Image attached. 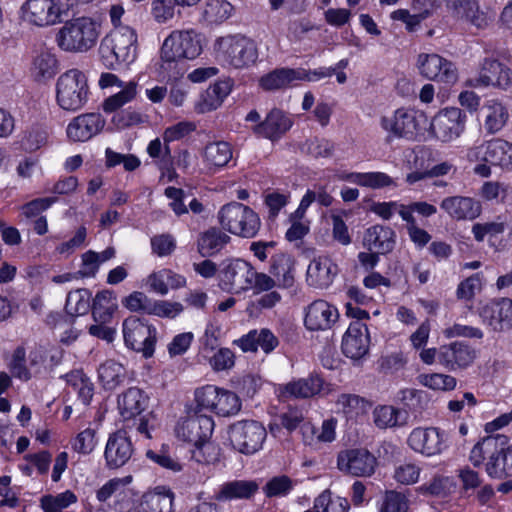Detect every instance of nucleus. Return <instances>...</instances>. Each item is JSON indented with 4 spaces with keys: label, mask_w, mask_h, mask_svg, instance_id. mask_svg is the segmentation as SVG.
Returning <instances> with one entry per match:
<instances>
[{
    "label": "nucleus",
    "mask_w": 512,
    "mask_h": 512,
    "mask_svg": "<svg viewBox=\"0 0 512 512\" xmlns=\"http://www.w3.org/2000/svg\"><path fill=\"white\" fill-rule=\"evenodd\" d=\"M469 459L474 467L485 462V471L493 479L512 477V445L505 435L484 437L473 446Z\"/></svg>",
    "instance_id": "f257e3e1"
},
{
    "label": "nucleus",
    "mask_w": 512,
    "mask_h": 512,
    "mask_svg": "<svg viewBox=\"0 0 512 512\" xmlns=\"http://www.w3.org/2000/svg\"><path fill=\"white\" fill-rule=\"evenodd\" d=\"M202 52L200 36L194 30L173 31L163 42L160 51V69L169 79L184 74L185 60H192Z\"/></svg>",
    "instance_id": "f03ea898"
},
{
    "label": "nucleus",
    "mask_w": 512,
    "mask_h": 512,
    "mask_svg": "<svg viewBox=\"0 0 512 512\" xmlns=\"http://www.w3.org/2000/svg\"><path fill=\"white\" fill-rule=\"evenodd\" d=\"M99 55L107 69L119 63H132L137 55V35L129 27H121L106 35L100 43Z\"/></svg>",
    "instance_id": "7ed1b4c3"
},
{
    "label": "nucleus",
    "mask_w": 512,
    "mask_h": 512,
    "mask_svg": "<svg viewBox=\"0 0 512 512\" xmlns=\"http://www.w3.org/2000/svg\"><path fill=\"white\" fill-rule=\"evenodd\" d=\"M99 34L98 22L90 17H78L65 22L56 40L64 51L86 52L96 45Z\"/></svg>",
    "instance_id": "20e7f679"
},
{
    "label": "nucleus",
    "mask_w": 512,
    "mask_h": 512,
    "mask_svg": "<svg viewBox=\"0 0 512 512\" xmlns=\"http://www.w3.org/2000/svg\"><path fill=\"white\" fill-rule=\"evenodd\" d=\"M89 86L86 75L79 69H70L56 82L57 104L67 111H77L88 101Z\"/></svg>",
    "instance_id": "39448f33"
},
{
    "label": "nucleus",
    "mask_w": 512,
    "mask_h": 512,
    "mask_svg": "<svg viewBox=\"0 0 512 512\" xmlns=\"http://www.w3.org/2000/svg\"><path fill=\"white\" fill-rule=\"evenodd\" d=\"M218 219L224 230L243 238L255 237L261 227L258 214L238 202L224 205L218 213Z\"/></svg>",
    "instance_id": "423d86ee"
},
{
    "label": "nucleus",
    "mask_w": 512,
    "mask_h": 512,
    "mask_svg": "<svg viewBox=\"0 0 512 512\" xmlns=\"http://www.w3.org/2000/svg\"><path fill=\"white\" fill-rule=\"evenodd\" d=\"M214 49L219 61L237 69L255 63L258 57L256 44L246 37H220L216 40Z\"/></svg>",
    "instance_id": "0eeeda50"
},
{
    "label": "nucleus",
    "mask_w": 512,
    "mask_h": 512,
    "mask_svg": "<svg viewBox=\"0 0 512 512\" xmlns=\"http://www.w3.org/2000/svg\"><path fill=\"white\" fill-rule=\"evenodd\" d=\"M228 433L233 448L246 455L257 452L267 437L265 427L256 420L235 422L229 426Z\"/></svg>",
    "instance_id": "6e6552de"
},
{
    "label": "nucleus",
    "mask_w": 512,
    "mask_h": 512,
    "mask_svg": "<svg viewBox=\"0 0 512 512\" xmlns=\"http://www.w3.org/2000/svg\"><path fill=\"white\" fill-rule=\"evenodd\" d=\"M68 0H27L22 6L23 18L36 26L62 22L69 13Z\"/></svg>",
    "instance_id": "1a4fd4ad"
},
{
    "label": "nucleus",
    "mask_w": 512,
    "mask_h": 512,
    "mask_svg": "<svg viewBox=\"0 0 512 512\" xmlns=\"http://www.w3.org/2000/svg\"><path fill=\"white\" fill-rule=\"evenodd\" d=\"M123 337L128 348L141 352L145 358L154 354L156 329L147 321L136 316H130L123 321Z\"/></svg>",
    "instance_id": "9d476101"
},
{
    "label": "nucleus",
    "mask_w": 512,
    "mask_h": 512,
    "mask_svg": "<svg viewBox=\"0 0 512 512\" xmlns=\"http://www.w3.org/2000/svg\"><path fill=\"white\" fill-rule=\"evenodd\" d=\"M466 114L459 108L450 107L439 111L432 119L430 130L442 142H449L464 130Z\"/></svg>",
    "instance_id": "9b49d317"
},
{
    "label": "nucleus",
    "mask_w": 512,
    "mask_h": 512,
    "mask_svg": "<svg viewBox=\"0 0 512 512\" xmlns=\"http://www.w3.org/2000/svg\"><path fill=\"white\" fill-rule=\"evenodd\" d=\"M469 160H482L502 168H512V144L497 138L468 151Z\"/></svg>",
    "instance_id": "f8f14e48"
},
{
    "label": "nucleus",
    "mask_w": 512,
    "mask_h": 512,
    "mask_svg": "<svg viewBox=\"0 0 512 512\" xmlns=\"http://www.w3.org/2000/svg\"><path fill=\"white\" fill-rule=\"evenodd\" d=\"M475 87L493 86L502 90L512 87V70L497 59L485 58L481 63L478 77L471 79Z\"/></svg>",
    "instance_id": "ddd939ff"
},
{
    "label": "nucleus",
    "mask_w": 512,
    "mask_h": 512,
    "mask_svg": "<svg viewBox=\"0 0 512 512\" xmlns=\"http://www.w3.org/2000/svg\"><path fill=\"white\" fill-rule=\"evenodd\" d=\"M213 430V419L210 416L196 413L179 421L175 433L179 439L185 442L202 444L210 439Z\"/></svg>",
    "instance_id": "4468645a"
},
{
    "label": "nucleus",
    "mask_w": 512,
    "mask_h": 512,
    "mask_svg": "<svg viewBox=\"0 0 512 512\" xmlns=\"http://www.w3.org/2000/svg\"><path fill=\"white\" fill-rule=\"evenodd\" d=\"M420 74L433 81L455 83L457 69L454 64L438 54H420L417 60Z\"/></svg>",
    "instance_id": "2eb2a0df"
},
{
    "label": "nucleus",
    "mask_w": 512,
    "mask_h": 512,
    "mask_svg": "<svg viewBox=\"0 0 512 512\" xmlns=\"http://www.w3.org/2000/svg\"><path fill=\"white\" fill-rule=\"evenodd\" d=\"M376 464V458L366 449L342 451L337 458V465L341 471L357 477L372 475Z\"/></svg>",
    "instance_id": "dca6fc26"
},
{
    "label": "nucleus",
    "mask_w": 512,
    "mask_h": 512,
    "mask_svg": "<svg viewBox=\"0 0 512 512\" xmlns=\"http://www.w3.org/2000/svg\"><path fill=\"white\" fill-rule=\"evenodd\" d=\"M479 316L495 332L512 328V300L506 297L495 299L479 310Z\"/></svg>",
    "instance_id": "f3484780"
},
{
    "label": "nucleus",
    "mask_w": 512,
    "mask_h": 512,
    "mask_svg": "<svg viewBox=\"0 0 512 512\" xmlns=\"http://www.w3.org/2000/svg\"><path fill=\"white\" fill-rule=\"evenodd\" d=\"M476 358V350L468 343L455 341L438 349V362L448 370L465 369Z\"/></svg>",
    "instance_id": "a211bd4d"
},
{
    "label": "nucleus",
    "mask_w": 512,
    "mask_h": 512,
    "mask_svg": "<svg viewBox=\"0 0 512 512\" xmlns=\"http://www.w3.org/2000/svg\"><path fill=\"white\" fill-rule=\"evenodd\" d=\"M253 267L246 261H230L221 271V287L237 293L252 286Z\"/></svg>",
    "instance_id": "6ab92c4d"
},
{
    "label": "nucleus",
    "mask_w": 512,
    "mask_h": 512,
    "mask_svg": "<svg viewBox=\"0 0 512 512\" xmlns=\"http://www.w3.org/2000/svg\"><path fill=\"white\" fill-rule=\"evenodd\" d=\"M133 452L132 442L125 431L119 430L111 434L104 451L107 467L117 469L124 466L131 459Z\"/></svg>",
    "instance_id": "aec40b11"
},
{
    "label": "nucleus",
    "mask_w": 512,
    "mask_h": 512,
    "mask_svg": "<svg viewBox=\"0 0 512 512\" xmlns=\"http://www.w3.org/2000/svg\"><path fill=\"white\" fill-rule=\"evenodd\" d=\"M341 349L346 357L353 360L365 356L369 349L367 326L359 321L352 322L343 336Z\"/></svg>",
    "instance_id": "412c9836"
},
{
    "label": "nucleus",
    "mask_w": 512,
    "mask_h": 512,
    "mask_svg": "<svg viewBox=\"0 0 512 512\" xmlns=\"http://www.w3.org/2000/svg\"><path fill=\"white\" fill-rule=\"evenodd\" d=\"M408 445L416 452L426 456L440 454L443 450V438L438 428H416L408 437Z\"/></svg>",
    "instance_id": "4be33fe9"
},
{
    "label": "nucleus",
    "mask_w": 512,
    "mask_h": 512,
    "mask_svg": "<svg viewBox=\"0 0 512 512\" xmlns=\"http://www.w3.org/2000/svg\"><path fill=\"white\" fill-rule=\"evenodd\" d=\"M338 316L336 307L325 300H316L308 306L304 322L309 330H326L332 327Z\"/></svg>",
    "instance_id": "5701e85b"
},
{
    "label": "nucleus",
    "mask_w": 512,
    "mask_h": 512,
    "mask_svg": "<svg viewBox=\"0 0 512 512\" xmlns=\"http://www.w3.org/2000/svg\"><path fill=\"white\" fill-rule=\"evenodd\" d=\"M451 218L455 220H474L481 215V202L472 197L450 196L442 200L440 204Z\"/></svg>",
    "instance_id": "b1692460"
},
{
    "label": "nucleus",
    "mask_w": 512,
    "mask_h": 512,
    "mask_svg": "<svg viewBox=\"0 0 512 512\" xmlns=\"http://www.w3.org/2000/svg\"><path fill=\"white\" fill-rule=\"evenodd\" d=\"M312 81L305 69L278 68L260 78V86L267 91L285 89L296 81Z\"/></svg>",
    "instance_id": "393cba45"
},
{
    "label": "nucleus",
    "mask_w": 512,
    "mask_h": 512,
    "mask_svg": "<svg viewBox=\"0 0 512 512\" xmlns=\"http://www.w3.org/2000/svg\"><path fill=\"white\" fill-rule=\"evenodd\" d=\"M105 126V119L99 113L79 115L67 127V135L73 141H87L97 135Z\"/></svg>",
    "instance_id": "a878e982"
},
{
    "label": "nucleus",
    "mask_w": 512,
    "mask_h": 512,
    "mask_svg": "<svg viewBox=\"0 0 512 512\" xmlns=\"http://www.w3.org/2000/svg\"><path fill=\"white\" fill-rule=\"evenodd\" d=\"M291 126V119L282 110L274 108L252 130L255 134L274 141L285 134Z\"/></svg>",
    "instance_id": "bb28decb"
},
{
    "label": "nucleus",
    "mask_w": 512,
    "mask_h": 512,
    "mask_svg": "<svg viewBox=\"0 0 512 512\" xmlns=\"http://www.w3.org/2000/svg\"><path fill=\"white\" fill-rule=\"evenodd\" d=\"M395 231L383 225H374L366 229L363 236V246L369 251H376L382 255L390 253L396 243Z\"/></svg>",
    "instance_id": "cd10ccee"
},
{
    "label": "nucleus",
    "mask_w": 512,
    "mask_h": 512,
    "mask_svg": "<svg viewBox=\"0 0 512 512\" xmlns=\"http://www.w3.org/2000/svg\"><path fill=\"white\" fill-rule=\"evenodd\" d=\"M243 352H256L260 347L266 354L272 352L279 344L278 338L266 328L251 330L241 338L233 341Z\"/></svg>",
    "instance_id": "c85d7f7f"
},
{
    "label": "nucleus",
    "mask_w": 512,
    "mask_h": 512,
    "mask_svg": "<svg viewBox=\"0 0 512 512\" xmlns=\"http://www.w3.org/2000/svg\"><path fill=\"white\" fill-rule=\"evenodd\" d=\"M382 127L395 137H412L417 130L415 115L411 111L398 109L390 117L381 119Z\"/></svg>",
    "instance_id": "c756f323"
},
{
    "label": "nucleus",
    "mask_w": 512,
    "mask_h": 512,
    "mask_svg": "<svg viewBox=\"0 0 512 512\" xmlns=\"http://www.w3.org/2000/svg\"><path fill=\"white\" fill-rule=\"evenodd\" d=\"M118 409L124 420L140 415L147 407L149 398L137 387H131L118 397Z\"/></svg>",
    "instance_id": "7c9ffc66"
},
{
    "label": "nucleus",
    "mask_w": 512,
    "mask_h": 512,
    "mask_svg": "<svg viewBox=\"0 0 512 512\" xmlns=\"http://www.w3.org/2000/svg\"><path fill=\"white\" fill-rule=\"evenodd\" d=\"M446 7L451 13L461 19H465L479 29L488 25V19L483 12L479 11L478 3L475 0H444Z\"/></svg>",
    "instance_id": "2f4dec72"
},
{
    "label": "nucleus",
    "mask_w": 512,
    "mask_h": 512,
    "mask_svg": "<svg viewBox=\"0 0 512 512\" xmlns=\"http://www.w3.org/2000/svg\"><path fill=\"white\" fill-rule=\"evenodd\" d=\"M373 423L379 429L404 427L408 424L409 413L391 405H378L372 412Z\"/></svg>",
    "instance_id": "473e14b6"
},
{
    "label": "nucleus",
    "mask_w": 512,
    "mask_h": 512,
    "mask_svg": "<svg viewBox=\"0 0 512 512\" xmlns=\"http://www.w3.org/2000/svg\"><path fill=\"white\" fill-rule=\"evenodd\" d=\"M336 274V266L328 258L314 259L307 269V281L316 288H327Z\"/></svg>",
    "instance_id": "72a5a7b5"
},
{
    "label": "nucleus",
    "mask_w": 512,
    "mask_h": 512,
    "mask_svg": "<svg viewBox=\"0 0 512 512\" xmlns=\"http://www.w3.org/2000/svg\"><path fill=\"white\" fill-rule=\"evenodd\" d=\"M258 488L257 482L252 480H233L221 485L214 498L219 502L250 499L258 491Z\"/></svg>",
    "instance_id": "f704fd0d"
},
{
    "label": "nucleus",
    "mask_w": 512,
    "mask_h": 512,
    "mask_svg": "<svg viewBox=\"0 0 512 512\" xmlns=\"http://www.w3.org/2000/svg\"><path fill=\"white\" fill-rule=\"evenodd\" d=\"M231 89L230 80L217 81L210 85L196 105L198 112L206 113L217 109L229 95Z\"/></svg>",
    "instance_id": "c9c22d12"
},
{
    "label": "nucleus",
    "mask_w": 512,
    "mask_h": 512,
    "mask_svg": "<svg viewBox=\"0 0 512 512\" xmlns=\"http://www.w3.org/2000/svg\"><path fill=\"white\" fill-rule=\"evenodd\" d=\"M230 239V236L219 228L211 227L199 235L197 250L202 257H210L220 252Z\"/></svg>",
    "instance_id": "e433bc0d"
},
{
    "label": "nucleus",
    "mask_w": 512,
    "mask_h": 512,
    "mask_svg": "<svg viewBox=\"0 0 512 512\" xmlns=\"http://www.w3.org/2000/svg\"><path fill=\"white\" fill-rule=\"evenodd\" d=\"M174 494L164 486L142 496L141 508L144 512H172Z\"/></svg>",
    "instance_id": "4c0bfd02"
},
{
    "label": "nucleus",
    "mask_w": 512,
    "mask_h": 512,
    "mask_svg": "<svg viewBox=\"0 0 512 512\" xmlns=\"http://www.w3.org/2000/svg\"><path fill=\"white\" fill-rule=\"evenodd\" d=\"M116 298L112 291L98 292L91 306L92 317L96 323H110L117 309Z\"/></svg>",
    "instance_id": "58836bf2"
},
{
    "label": "nucleus",
    "mask_w": 512,
    "mask_h": 512,
    "mask_svg": "<svg viewBox=\"0 0 512 512\" xmlns=\"http://www.w3.org/2000/svg\"><path fill=\"white\" fill-rule=\"evenodd\" d=\"M323 380L318 375H311L308 378L298 379L289 382L284 387V392L294 398H309L320 392Z\"/></svg>",
    "instance_id": "ea45409f"
},
{
    "label": "nucleus",
    "mask_w": 512,
    "mask_h": 512,
    "mask_svg": "<svg viewBox=\"0 0 512 512\" xmlns=\"http://www.w3.org/2000/svg\"><path fill=\"white\" fill-rule=\"evenodd\" d=\"M98 376L104 389L113 390L124 383L127 378V370L122 364L108 360L100 365Z\"/></svg>",
    "instance_id": "a19ab883"
},
{
    "label": "nucleus",
    "mask_w": 512,
    "mask_h": 512,
    "mask_svg": "<svg viewBox=\"0 0 512 512\" xmlns=\"http://www.w3.org/2000/svg\"><path fill=\"white\" fill-rule=\"evenodd\" d=\"M292 263L286 254H278L272 257L270 273L274 276L279 287L290 288L294 284Z\"/></svg>",
    "instance_id": "79ce46f5"
},
{
    "label": "nucleus",
    "mask_w": 512,
    "mask_h": 512,
    "mask_svg": "<svg viewBox=\"0 0 512 512\" xmlns=\"http://www.w3.org/2000/svg\"><path fill=\"white\" fill-rule=\"evenodd\" d=\"M91 292L88 289L80 288L71 291L67 295L65 311L71 316H80L88 313L90 305Z\"/></svg>",
    "instance_id": "37998d69"
},
{
    "label": "nucleus",
    "mask_w": 512,
    "mask_h": 512,
    "mask_svg": "<svg viewBox=\"0 0 512 512\" xmlns=\"http://www.w3.org/2000/svg\"><path fill=\"white\" fill-rule=\"evenodd\" d=\"M206 161L215 167L225 166L232 158V151L227 142L209 143L204 150Z\"/></svg>",
    "instance_id": "c03bdc74"
},
{
    "label": "nucleus",
    "mask_w": 512,
    "mask_h": 512,
    "mask_svg": "<svg viewBox=\"0 0 512 512\" xmlns=\"http://www.w3.org/2000/svg\"><path fill=\"white\" fill-rule=\"evenodd\" d=\"M233 11V6L226 0H208L203 10V17L209 23H222Z\"/></svg>",
    "instance_id": "a18cd8bd"
},
{
    "label": "nucleus",
    "mask_w": 512,
    "mask_h": 512,
    "mask_svg": "<svg viewBox=\"0 0 512 512\" xmlns=\"http://www.w3.org/2000/svg\"><path fill=\"white\" fill-rule=\"evenodd\" d=\"M347 179L360 186L373 189L383 188L393 184L392 178L382 172L351 173L347 176Z\"/></svg>",
    "instance_id": "49530a36"
},
{
    "label": "nucleus",
    "mask_w": 512,
    "mask_h": 512,
    "mask_svg": "<svg viewBox=\"0 0 512 512\" xmlns=\"http://www.w3.org/2000/svg\"><path fill=\"white\" fill-rule=\"evenodd\" d=\"M57 59L50 52H41L33 61V72L37 80L52 78L56 74Z\"/></svg>",
    "instance_id": "de8ad7c7"
},
{
    "label": "nucleus",
    "mask_w": 512,
    "mask_h": 512,
    "mask_svg": "<svg viewBox=\"0 0 512 512\" xmlns=\"http://www.w3.org/2000/svg\"><path fill=\"white\" fill-rule=\"evenodd\" d=\"M241 409V401L234 392L220 389L216 403L215 413L219 416L229 417L237 414Z\"/></svg>",
    "instance_id": "09e8293b"
},
{
    "label": "nucleus",
    "mask_w": 512,
    "mask_h": 512,
    "mask_svg": "<svg viewBox=\"0 0 512 512\" xmlns=\"http://www.w3.org/2000/svg\"><path fill=\"white\" fill-rule=\"evenodd\" d=\"M302 152L315 159L331 157L335 150V144L325 138H312L307 140L301 148Z\"/></svg>",
    "instance_id": "8fccbe9b"
},
{
    "label": "nucleus",
    "mask_w": 512,
    "mask_h": 512,
    "mask_svg": "<svg viewBox=\"0 0 512 512\" xmlns=\"http://www.w3.org/2000/svg\"><path fill=\"white\" fill-rule=\"evenodd\" d=\"M136 83H127L120 92L108 97L102 104L105 112L111 113L131 101L136 95Z\"/></svg>",
    "instance_id": "3c124183"
},
{
    "label": "nucleus",
    "mask_w": 512,
    "mask_h": 512,
    "mask_svg": "<svg viewBox=\"0 0 512 512\" xmlns=\"http://www.w3.org/2000/svg\"><path fill=\"white\" fill-rule=\"evenodd\" d=\"M507 119L508 112L506 108L501 103L494 102L488 107L485 128L489 133L494 134L505 125Z\"/></svg>",
    "instance_id": "603ef678"
},
{
    "label": "nucleus",
    "mask_w": 512,
    "mask_h": 512,
    "mask_svg": "<svg viewBox=\"0 0 512 512\" xmlns=\"http://www.w3.org/2000/svg\"><path fill=\"white\" fill-rule=\"evenodd\" d=\"M219 393V388L210 385L197 389L195 391L196 413L198 414L203 410L215 412Z\"/></svg>",
    "instance_id": "864d4df0"
},
{
    "label": "nucleus",
    "mask_w": 512,
    "mask_h": 512,
    "mask_svg": "<svg viewBox=\"0 0 512 512\" xmlns=\"http://www.w3.org/2000/svg\"><path fill=\"white\" fill-rule=\"evenodd\" d=\"M11 375L23 381L31 378V373L26 367V351L24 347L19 346L14 350L11 362L9 364Z\"/></svg>",
    "instance_id": "5fc2aeb1"
},
{
    "label": "nucleus",
    "mask_w": 512,
    "mask_h": 512,
    "mask_svg": "<svg viewBox=\"0 0 512 512\" xmlns=\"http://www.w3.org/2000/svg\"><path fill=\"white\" fill-rule=\"evenodd\" d=\"M293 488V481L286 475L275 476L264 486L267 497H278L287 495Z\"/></svg>",
    "instance_id": "6e6d98bb"
},
{
    "label": "nucleus",
    "mask_w": 512,
    "mask_h": 512,
    "mask_svg": "<svg viewBox=\"0 0 512 512\" xmlns=\"http://www.w3.org/2000/svg\"><path fill=\"white\" fill-rule=\"evenodd\" d=\"M419 379L424 386L433 390H452L456 386V379L445 374L420 375Z\"/></svg>",
    "instance_id": "4d7b16f0"
},
{
    "label": "nucleus",
    "mask_w": 512,
    "mask_h": 512,
    "mask_svg": "<svg viewBox=\"0 0 512 512\" xmlns=\"http://www.w3.org/2000/svg\"><path fill=\"white\" fill-rule=\"evenodd\" d=\"M408 500L404 494L387 491L380 512H407Z\"/></svg>",
    "instance_id": "13d9d810"
},
{
    "label": "nucleus",
    "mask_w": 512,
    "mask_h": 512,
    "mask_svg": "<svg viewBox=\"0 0 512 512\" xmlns=\"http://www.w3.org/2000/svg\"><path fill=\"white\" fill-rule=\"evenodd\" d=\"M47 141V132L39 127H33L28 130L22 138V146L27 151H35L45 145Z\"/></svg>",
    "instance_id": "bf43d9fd"
},
{
    "label": "nucleus",
    "mask_w": 512,
    "mask_h": 512,
    "mask_svg": "<svg viewBox=\"0 0 512 512\" xmlns=\"http://www.w3.org/2000/svg\"><path fill=\"white\" fill-rule=\"evenodd\" d=\"M194 449L191 450V458L200 464H210L218 460L217 453L214 452L215 447L209 442L202 444L194 443Z\"/></svg>",
    "instance_id": "052dcab7"
},
{
    "label": "nucleus",
    "mask_w": 512,
    "mask_h": 512,
    "mask_svg": "<svg viewBox=\"0 0 512 512\" xmlns=\"http://www.w3.org/2000/svg\"><path fill=\"white\" fill-rule=\"evenodd\" d=\"M164 194L172 200L169 205L177 216L188 213L187 206L184 203L186 193L183 189L170 186L165 189Z\"/></svg>",
    "instance_id": "680f3d73"
},
{
    "label": "nucleus",
    "mask_w": 512,
    "mask_h": 512,
    "mask_svg": "<svg viewBox=\"0 0 512 512\" xmlns=\"http://www.w3.org/2000/svg\"><path fill=\"white\" fill-rule=\"evenodd\" d=\"M95 434V430L90 428L80 432L74 439V450L82 454L91 453L96 445Z\"/></svg>",
    "instance_id": "e2e57ef3"
},
{
    "label": "nucleus",
    "mask_w": 512,
    "mask_h": 512,
    "mask_svg": "<svg viewBox=\"0 0 512 512\" xmlns=\"http://www.w3.org/2000/svg\"><path fill=\"white\" fill-rule=\"evenodd\" d=\"M122 303L131 311H144L148 314L151 313L152 302L142 292L135 291L131 293L123 300Z\"/></svg>",
    "instance_id": "0e129e2a"
},
{
    "label": "nucleus",
    "mask_w": 512,
    "mask_h": 512,
    "mask_svg": "<svg viewBox=\"0 0 512 512\" xmlns=\"http://www.w3.org/2000/svg\"><path fill=\"white\" fill-rule=\"evenodd\" d=\"M174 3L172 0H153L151 13L158 23H165L174 16Z\"/></svg>",
    "instance_id": "69168bd1"
},
{
    "label": "nucleus",
    "mask_w": 512,
    "mask_h": 512,
    "mask_svg": "<svg viewBox=\"0 0 512 512\" xmlns=\"http://www.w3.org/2000/svg\"><path fill=\"white\" fill-rule=\"evenodd\" d=\"M152 250L160 257L170 255L176 248L174 238L169 234L156 235L151 239Z\"/></svg>",
    "instance_id": "338daca9"
},
{
    "label": "nucleus",
    "mask_w": 512,
    "mask_h": 512,
    "mask_svg": "<svg viewBox=\"0 0 512 512\" xmlns=\"http://www.w3.org/2000/svg\"><path fill=\"white\" fill-rule=\"evenodd\" d=\"M210 364L216 371L231 369L235 364L234 353L228 348H221L210 359Z\"/></svg>",
    "instance_id": "774afa93"
}]
</instances>
